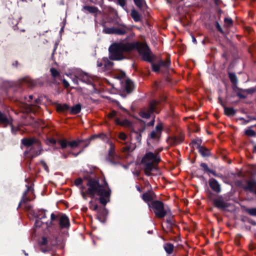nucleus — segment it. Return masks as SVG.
<instances>
[{"label":"nucleus","instance_id":"20e7f679","mask_svg":"<svg viewBox=\"0 0 256 256\" xmlns=\"http://www.w3.org/2000/svg\"><path fill=\"white\" fill-rule=\"evenodd\" d=\"M22 144L28 147L31 146L30 156L32 158L36 157L41 154L42 148L40 142L34 138H24L22 140Z\"/></svg>","mask_w":256,"mask_h":256},{"label":"nucleus","instance_id":"dca6fc26","mask_svg":"<svg viewBox=\"0 0 256 256\" xmlns=\"http://www.w3.org/2000/svg\"><path fill=\"white\" fill-rule=\"evenodd\" d=\"M245 188L250 191L254 190L256 188V182L254 180L248 181Z\"/></svg>","mask_w":256,"mask_h":256},{"label":"nucleus","instance_id":"39448f33","mask_svg":"<svg viewBox=\"0 0 256 256\" xmlns=\"http://www.w3.org/2000/svg\"><path fill=\"white\" fill-rule=\"evenodd\" d=\"M152 204L156 216L158 218H163L170 212L168 207L164 206L161 202L154 201Z\"/></svg>","mask_w":256,"mask_h":256},{"label":"nucleus","instance_id":"f03ea898","mask_svg":"<svg viewBox=\"0 0 256 256\" xmlns=\"http://www.w3.org/2000/svg\"><path fill=\"white\" fill-rule=\"evenodd\" d=\"M81 194L84 199H86V194L92 198L99 196L100 202L105 205L109 201L110 190L105 181L100 184L96 180H90L86 184V188L82 189Z\"/></svg>","mask_w":256,"mask_h":256},{"label":"nucleus","instance_id":"864d4df0","mask_svg":"<svg viewBox=\"0 0 256 256\" xmlns=\"http://www.w3.org/2000/svg\"><path fill=\"white\" fill-rule=\"evenodd\" d=\"M253 152H254L256 153V144L254 146Z\"/></svg>","mask_w":256,"mask_h":256},{"label":"nucleus","instance_id":"c03bdc74","mask_svg":"<svg viewBox=\"0 0 256 256\" xmlns=\"http://www.w3.org/2000/svg\"><path fill=\"white\" fill-rule=\"evenodd\" d=\"M62 83L65 88H68L70 86L69 83L66 80H62Z\"/></svg>","mask_w":256,"mask_h":256},{"label":"nucleus","instance_id":"9d476101","mask_svg":"<svg viewBox=\"0 0 256 256\" xmlns=\"http://www.w3.org/2000/svg\"><path fill=\"white\" fill-rule=\"evenodd\" d=\"M103 32L107 34H124L126 32V28L124 26L120 28H108L104 27Z\"/></svg>","mask_w":256,"mask_h":256},{"label":"nucleus","instance_id":"9b49d317","mask_svg":"<svg viewBox=\"0 0 256 256\" xmlns=\"http://www.w3.org/2000/svg\"><path fill=\"white\" fill-rule=\"evenodd\" d=\"M113 63L108 60L106 58H103L100 61H98V66L102 68V70H110L112 66Z\"/></svg>","mask_w":256,"mask_h":256},{"label":"nucleus","instance_id":"f257e3e1","mask_svg":"<svg viewBox=\"0 0 256 256\" xmlns=\"http://www.w3.org/2000/svg\"><path fill=\"white\" fill-rule=\"evenodd\" d=\"M136 50L143 59L150 62L151 60L150 50L145 44L136 42H117L112 44L109 48L110 58L112 60H122L126 58L124 54L133 50Z\"/></svg>","mask_w":256,"mask_h":256},{"label":"nucleus","instance_id":"b1692460","mask_svg":"<svg viewBox=\"0 0 256 256\" xmlns=\"http://www.w3.org/2000/svg\"><path fill=\"white\" fill-rule=\"evenodd\" d=\"M58 142L60 144L62 148H64L68 146V142L66 140H59Z\"/></svg>","mask_w":256,"mask_h":256},{"label":"nucleus","instance_id":"6e6552de","mask_svg":"<svg viewBox=\"0 0 256 256\" xmlns=\"http://www.w3.org/2000/svg\"><path fill=\"white\" fill-rule=\"evenodd\" d=\"M108 160L113 164L118 163L121 160L120 156L115 153L114 146L112 143L110 144Z\"/></svg>","mask_w":256,"mask_h":256},{"label":"nucleus","instance_id":"79ce46f5","mask_svg":"<svg viewBox=\"0 0 256 256\" xmlns=\"http://www.w3.org/2000/svg\"><path fill=\"white\" fill-rule=\"evenodd\" d=\"M82 180L81 178H78L76 179L75 182H74V184L76 186H80L82 182Z\"/></svg>","mask_w":256,"mask_h":256},{"label":"nucleus","instance_id":"6e6d98bb","mask_svg":"<svg viewBox=\"0 0 256 256\" xmlns=\"http://www.w3.org/2000/svg\"><path fill=\"white\" fill-rule=\"evenodd\" d=\"M73 81L74 82V83H76V84H78V80H73Z\"/></svg>","mask_w":256,"mask_h":256},{"label":"nucleus","instance_id":"8fccbe9b","mask_svg":"<svg viewBox=\"0 0 256 256\" xmlns=\"http://www.w3.org/2000/svg\"><path fill=\"white\" fill-rule=\"evenodd\" d=\"M154 120L153 119L148 124V126H153L154 124Z\"/></svg>","mask_w":256,"mask_h":256},{"label":"nucleus","instance_id":"a211bd4d","mask_svg":"<svg viewBox=\"0 0 256 256\" xmlns=\"http://www.w3.org/2000/svg\"><path fill=\"white\" fill-rule=\"evenodd\" d=\"M134 84L132 82L128 79L125 81L124 87L127 92H130L133 88Z\"/></svg>","mask_w":256,"mask_h":256},{"label":"nucleus","instance_id":"09e8293b","mask_svg":"<svg viewBox=\"0 0 256 256\" xmlns=\"http://www.w3.org/2000/svg\"><path fill=\"white\" fill-rule=\"evenodd\" d=\"M125 76V74L124 73V72H122L121 74H120V76L118 77V78H120V79H122V78H124V76Z\"/></svg>","mask_w":256,"mask_h":256},{"label":"nucleus","instance_id":"c85d7f7f","mask_svg":"<svg viewBox=\"0 0 256 256\" xmlns=\"http://www.w3.org/2000/svg\"><path fill=\"white\" fill-rule=\"evenodd\" d=\"M136 148L134 144H132L129 146H126L123 148L124 152H132Z\"/></svg>","mask_w":256,"mask_h":256},{"label":"nucleus","instance_id":"de8ad7c7","mask_svg":"<svg viewBox=\"0 0 256 256\" xmlns=\"http://www.w3.org/2000/svg\"><path fill=\"white\" fill-rule=\"evenodd\" d=\"M116 122L118 124L124 125V124L120 122L118 119L116 120Z\"/></svg>","mask_w":256,"mask_h":256},{"label":"nucleus","instance_id":"5701e85b","mask_svg":"<svg viewBox=\"0 0 256 256\" xmlns=\"http://www.w3.org/2000/svg\"><path fill=\"white\" fill-rule=\"evenodd\" d=\"M229 78L231 81V82L234 84L236 85L238 83V79L236 76L234 74L230 73L229 74Z\"/></svg>","mask_w":256,"mask_h":256},{"label":"nucleus","instance_id":"ea45409f","mask_svg":"<svg viewBox=\"0 0 256 256\" xmlns=\"http://www.w3.org/2000/svg\"><path fill=\"white\" fill-rule=\"evenodd\" d=\"M118 3L122 8H124L126 4V0H118Z\"/></svg>","mask_w":256,"mask_h":256},{"label":"nucleus","instance_id":"473e14b6","mask_svg":"<svg viewBox=\"0 0 256 256\" xmlns=\"http://www.w3.org/2000/svg\"><path fill=\"white\" fill-rule=\"evenodd\" d=\"M84 8L90 13H96L97 12V8L94 6H85Z\"/></svg>","mask_w":256,"mask_h":256},{"label":"nucleus","instance_id":"7c9ffc66","mask_svg":"<svg viewBox=\"0 0 256 256\" xmlns=\"http://www.w3.org/2000/svg\"><path fill=\"white\" fill-rule=\"evenodd\" d=\"M214 204L218 208H223L224 206V202L220 200H216L214 201Z\"/></svg>","mask_w":256,"mask_h":256},{"label":"nucleus","instance_id":"bf43d9fd","mask_svg":"<svg viewBox=\"0 0 256 256\" xmlns=\"http://www.w3.org/2000/svg\"><path fill=\"white\" fill-rule=\"evenodd\" d=\"M138 141H140V138H139V137H138Z\"/></svg>","mask_w":256,"mask_h":256},{"label":"nucleus","instance_id":"a19ab883","mask_svg":"<svg viewBox=\"0 0 256 256\" xmlns=\"http://www.w3.org/2000/svg\"><path fill=\"white\" fill-rule=\"evenodd\" d=\"M200 166H201V167H202V168H203L204 170H207V171L210 172V171L209 170V169H208V166L206 165V164H205V163H202V164H201Z\"/></svg>","mask_w":256,"mask_h":256},{"label":"nucleus","instance_id":"4c0bfd02","mask_svg":"<svg viewBox=\"0 0 256 256\" xmlns=\"http://www.w3.org/2000/svg\"><path fill=\"white\" fill-rule=\"evenodd\" d=\"M160 64L162 66L168 67L170 64V62L168 60L166 62L160 61Z\"/></svg>","mask_w":256,"mask_h":256},{"label":"nucleus","instance_id":"cd10ccee","mask_svg":"<svg viewBox=\"0 0 256 256\" xmlns=\"http://www.w3.org/2000/svg\"><path fill=\"white\" fill-rule=\"evenodd\" d=\"M80 142V141L79 140H74L70 142H68V146H70L72 148H74L77 147L79 145Z\"/></svg>","mask_w":256,"mask_h":256},{"label":"nucleus","instance_id":"4be33fe9","mask_svg":"<svg viewBox=\"0 0 256 256\" xmlns=\"http://www.w3.org/2000/svg\"><path fill=\"white\" fill-rule=\"evenodd\" d=\"M164 248L166 252L168 254H172L174 250V246L171 244H166L164 246Z\"/></svg>","mask_w":256,"mask_h":256},{"label":"nucleus","instance_id":"a18cd8bd","mask_svg":"<svg viewBox=\"0 0 256 256\" xmlns=\"http://www.w3.org/2000/svg\"><path fill=\"white\" fill-rule=\"evenodd\" d=\"M56 140L54 139H50L48 140V142H46L48 144H55L56 143Z\"/></svg>","mask_w":256,"mask_h":256},{"label":"nucleus","instance_id":"37998d69","mask_svg":"<svg viewBox=\"0 0 256 256\" xmlns=\"http://www.w3.org/2000/svg\"><path fill=\"white\" fill-rule=\"evenodd\" d=\"M48 243L47 238L45 237L42 238V240L40 242V244L42 245H45Z\"/></svg>","mask_w":256,"mask_h":256},{"label":"nucleus","instance_id":"c9c22d12","mask_svg":"<svg viewBox=\"0 0 256 256\" xmlns=\"http://www.w3.org/2000/svg\"><path fill=\"white\" fill-rule=\"evenodd\" d=\"M224 24L226 26H230L232 24V20L231 18H226L224 19Z\"/></svg>","mask_w":256,"mask_h":256},{"label":"nucleus","instance_id":"2eb2a0df","mask_svg":"<svg viewBox=\"0 0 256 256\" xmlns=\"http://www.w3.org/2000/svg\"><path fill=\"white\" fill-rule=\"evenodd\" d=\"M76 78L85 82H90V78L89 76L84 72H80L76 76Z\"/></svg>","mask_w":256,"mask_h":256},{"label":"nucleus","instance_id":"2f4dec72","mask_svg":"<svg viewBox=\"0 0 256 256\" xmlns=\"http://www.w3.org/2000/svg\"><path fill=\"white\" fill-rule=\"evenodd\" d=\"M245 134L248 136H255L256 134V132L250 128L246 130Z\"/></svg>","mask_w":256,"mask_h":256},{"label":"nucleus","instance_id":"58836bf2","mask_svg":"<svg viewBox=\"0 0 256 256\" xmlns=\"http://www.w3.org/2000/svg\"><path fill=\"white\" fill-rule=\"evenodd\" d=\"M118 138L122 140H125L126 139V136L124 133L120 132L119 134Z\"/></svg>","mask_w":256,"mask_h":256},{"label":"nucleus","instance_id":"6ab92c4d","mask_svg":"<svg viewBox=\"0 0 256 256\" xmlns=\"http://www.w3.org/2000/svg\"><path fill=\"white\" fill-rule=\"evenodd\" d=\"M81 110V105L80 104H76L70 108V113L73 114H76L79 113Z\"/></svg>","mask_w":256,"mask_h":256},{"label":"nucleus","instance_id":"7ed1b4c3","mask_svg":"<svg viewBox=\"0 0 256 256\" xmlns=\"http://www.w3.org/2000/svg\"><path fill=\"white\" fill-rule=\"evenodd\" d=\"M160 161V158L158 152H147L141 161L146 174L150 176L152 172H158V170L157 165Z\"/></svg>","mask_w":256,"mask_h":256},{"label":"nucleus","instance_id":"0eeeda50","mask_svg":"<svg viewBox=\"0 0 256 256\" xmlns=\"http://www.w3.org/2000/svg\"><path fill=\"white\" fill-rule=\"evenodd\" d=\"M158 104V102L156 100L152 101L150 104L148 108L146 110H144L140 112V115L144 118H148L150 116V115L153 112H158L156 109V106Z\"/></svg>","mask_w":256,"mask_h":256},{"label":"nucleus","instance_id":"4d7b16f0","mask_svg":"<svg viewBox=\"0 0 256 256\" xmlns=\"http://www.w3.org/2000/svg\"><path fill=\"white\" fill-rule=\"evenodd\" d=\"M38 101H39V100H38L36 99V104H38Z\"/></svg>","mask_w":256,"mask_h":256},{"label":"nucleus","instance_id":"ddd939ff","mask_svg":"<svg viewBox=\"0 0 256 256\" xmlns=\"http://www.w3.org/2000/svg\"><path fill=\"white\" fill-rule=\"evenodd\" d=\"M0 124H4L5 126H6L8 124L11 126L12 130L14 132V128L12 125V120L10 118H8L6 116L2 113L0 112Z\"/></svg>","mask_w":256,"mask_h":256},{"label":"nucleus","instance_id":"412c9836","mask_svg":"<svg viewBox=\"0 0 256 256\" xmlns=\"http://www.w3.org/2000/svg\"><path fill=\"white\" fill-rule=\"evenodd\" d=\"M224 112L225 114L228 116H232L235 114L236 111L232 108L224 107Z\"/></svg>","mask_w":256,"mask_h":256},{"label":"nucleus","instance_id":"f8f14e48","mask_svg":"<svg viewBox=\"0 0 256 256\" xmlns=\"http://www.w3.org/2000/svg\"><path fill=\"white\" fill-rule=\"evenodd\" d=\"M56 220L58 218L59 220L60 226L61 228H68L70 226V222L66 214H60L56 216Z\"/></svg>","mask_w":256,"mask_h":256},{"label":"nucleus","instance_id":"13d9d810","mask_svg":"<svg viewBox=\"0 0 256 256\" xmlns=\"http://www.w3.org/2000/svg\"><path fill=\"white\" fill-rule=\"evenodd\" d=\"M218 28L219 30L221 31V29H220V27H219V26H218Z\"/></svg>","mask_w":256,"mask_h":256},{"label":"nucleus","instance_id":"3c124183","mask_svg":"<svg viewBox=\"0 0 256 256\" xmlns=\"http://www.w3.org/2000/svg\"><path fill=\"white\" fill-rule=\"evenodd\" d=\"M43 166L45 168V170H46V171H48V166H46V164L45 163H43Z\"/></svg>","mask_w":256,"mask_h":256},{"label":"nucleus","instance_id":"423d86ee","mask_svg":"<svg viewBox=\"0 0 256 256\" xmlns=\"http://www.w3.org/2000/svg\"><path fill=\"white\" fill-rule=\"evenodd\" d=\"M42 216L37 219L35 222V226L36 227H40L42 224L45 223L47 227H50L54 224L53 222L56 220V216L54 214H52L50 216V222H45L44 220L46 218L45 211L42 210L40 212Z\"/></svg>","mask_w":256,"mask_h":256},{"label":"nucleus","instance_id":"052dcab7","mask_svg":"<svg viewBox=\"0 0 256 256\" xmlns=\"http://www.w3.org/2000/svg\"><path fill=\"white\" fill-rule=\"evenodd\" d=\"M212 174H214V176H216V174H214V172H212Z\"/></svg>","mask_w":256,"mask_h":256},{"label":"nucleus","instance_id":"e433bc0d","mask_svg":"<svg viewBox=\"0 0 256 256\" xmlns=\"http://www.w3.org/2000/svg\"><path fill=\"white\" fill-rule=\"evenodd\" d=\"M89 208L90 209L94 210H98V206L96 204H94L92 201L90 202V206Z\"/></svg>","mask_w":256,"mask_h":256},{"label":"nucleus","instance_id":"393cba45","mask_svg":"<svg viewBox=\"0 0 256 256\" xmlns=\"http://www.w3.org/2000/svg\"><path fill=\"white\" fill-rule=\"evenodd\" d=\"M199 151L201 154L204 156H208L210 154L209 150L208 149L204 148L202 147L200 148Z\"/></svg>","mask_w":256,"mask_h":256},{"label":"nucleus","instance_id":"680f3d73","mask_svg":"<svg viewBox=\"0 0 256 256\" xmlns=\"http://www.w3.org/2000/svg\"><path fill=\"white\" fill-rule=\"evenodd\" d=\"M134 134H136V136H138V133H134Z\"/></svg>","mask_w":256,"mask_h":256},{"label":"nucleus","instance_id":"49530a36","mask_svg":"<svg viewBox=\"0 0 256 256\" xmlns=\"http://www.w3.org/2000/svg\"><path fill=\"white\" fill-rule=\"evenodd\" d=\"M116 115V112L115 111L112 112L108 115L110 118L114 117Z\"/></svg>","mask_w":256,"mask_h":256},{"label":"nucleus","instance_id":"4468645a","mask_svg":"<svg viewBox=\"0 0 256 256\" xmlns=\"http://www.w3.org/2000/svg\"><path fill=\"white\" fill-rule=\"evenodd\" d=\"M209 184L211 188L214 191L220 192V187L218 182L214 178H210L209 180Z\"/></svg>","mask_w":256,"mask_h":256},{"label":"nucleus","instance_id":"e2e57ef3","mask_svg":"<svg viewBox=\"0 0 256 256\" xmlns=\"http://www.w3.org/2000/svg\"><path fill=\"white\" fill-rule=\"evenodd\" d=\"M22 200H24V198H23L22 200Z\"/></svg>","mask_w":256,"mask_h":256},{"label":"nucleus","instance_id":"5fc2aeb1","mask_svg":"<svg viewBox=\"0 0 256 256\" xmlns=\"http://www.w3.org/2000/svg\"><path fill=\"white\" fill-rule=\"evenodd\" d=\"M192 42H194V43H196V40L195 38L194 37L192 36Z\"/></svg>","mask_w":256,"mask_h":256},{"label":"nucleus","instance_id":"aec40b11","mask_svg":"<svg viewBox=\"0 0 256 256\" xmlns=\"http://www.w3.org/2000/svg\"><path fill=\"white\" fill-rule=\"evenodd\" d=\"M56 108L58 112H66L70 109V107L66 104H58Z\"/></svg>","mask_w":256,"mask_h":256},{"label":"nucleus","instance_id":"c756f323","mask_svg":"<svg viewBox=\"0 0 256 256\" xmlns=\"http://www.w3.org/2000/svg\"><path fill=\"white\" fill-rule=\"evenodd\" d=\"M135 4L139 8H142L145 3L144 0H134Z\"/></svg>","mask_w":256,"mask_h":256},{"label":"nucleus","instance_id":"bb28decb","mask_svg":"<svg viewBox=\"0 0 256 256\" xmlns=\"http://www.w3.org/2000/svg\"><path fill=\"white\" fill-rule=\"evenodd\" d=\"M131 16L135 21H138L140 20V16L137 12L132 10L131 12Z\"/></svg>","mask_w":256,"mask_h":256},{"label":"nucleus","instance_id":"603ef678","mask_svg":"<svg viewBox=\"0 0 256 256\" xmlns=\"http://www.w3.org/2000/svg\"><path fill=\"white\" fill-rule=\"evenodd\" d=\"M32 96L30 95L28 96V102H30V100H32Z\"/></svg>","mask_w":256,"mask_h":256},{"label":"nucleus","instance_id":"1a4fd4ad","mask_svg":"<svg viewBox=\"0 0 256 256\" xmlns=\"http://www.w3.org/2000/svg\"><path fill=\"white\" fill-rule=\"evenodd\" d=\"M162 124H158L154 130H153L150 134L149 137L148 139V143L149 144L150 141L152 140H158L162 134Z\"/></svg>","mask_w":256,"mask_h":256},{"label":"nucleus","instance_id":"a878e982","mask_svg":"<svg viewBox=\"0 0 256 256\" xmlns=\"http://www.w3.org/2000/svg\"><path fill=\"white\" fill-rule=\"evenodd\" d=\"M50 72L52 77L54 78L60 76V74L59 72L54 68H50Z\"/></svg>","mask_w":256,"mask_h":256},{"label":"nucleus","instance_id":"f3484780","mask_svg":"<svg viewBox=\"0 0 256 256\" xmlns=\"http://www.w3.org/2000/svg\"><path fill=\"white\" fill-rule=\"evenodd\" d=\"M142 198L145 202H148L154 198V194L152 192H146L142 195Z\"/></svg>","mask_w":256,"mask_h":256},{"label":"nucleus","instance_id":"f704fd0d","mask_svg":"<svg viewBox=\"0 0 256 256\" xmlns=\"http://www.w3.org/2000/svg\"><path fill=\"white\" fill-rule=\"evenodd\" d=\"M246 212L251 216H256V208H248Z\"/></svg>","mask_w":256,"mask_h":256},{"label":"nucleus","instance_id":"72a5a7b5","mask_svg":"<svg viewBox=\"0 0 256 256\" xmlns=\"http://www.w3.org/2000/svg\"><path fill=\"white\" fill-rule=\"evenodd\" d=\"M161 66H162L160 65V62L159 64H153L152 65V70L156 72H158Z\"/></svg>","mask_w":256,"mask_h":256}]
</instances>
